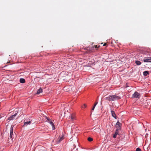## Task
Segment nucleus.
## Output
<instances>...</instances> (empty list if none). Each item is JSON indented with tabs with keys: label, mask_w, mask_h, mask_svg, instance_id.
<instances>
[{
	"label": "nucleus",
	"mask_w": 151,
	"mask_h": 151,
	"mask_svg": "<svg viewBox=\"0 0 151 151\" xmlns=\"http://www.w3.org/2000/svg\"><path fill=\"white\" fill-rule=\"evenodd\" d=\"M119 96L116 95H110L109 96L105 98L106 100L109 101H116L121 99Z\"/></svg>",
	"instance_id": "obj_1"
},
{
	"label": "nucleus",
	"mask_w": 151,
	"mask_h": 151,
	"mask_svg": "<svg viewBox=\"0 0 151 151\" xmlns=\"http://www.w3.org/2000/svg\"><path fill=\"white\" fill-rule=\"evenodd\" d=\"M120 128H117L116 129L115 132L113 136V138L115 139L116 137V136L118 135H120V134L119 133V131L120 130Z\"/></svg>",
	"instance_id": "obj_2"
},
{
	"label": "nucleus",
	"mask_w": 151,
	"mask_h": 151,
	"mask_svg": "<svg viewBox=\"0 0 151 151\" xmlns=\"http://www.w3.org/2000/svg\"><path fill=\"white\" fill-rule=\"evenodd\" d=\"M140 96V94L137 92H135L132 95V97L134 98H139Z\"/></svg>",
	"instance_id": "obj_3"
},
{
	"label": "nucleus",
	"mask_w": 151,
	"mask_h": 151,
	"mask_svg": "<svg viewBox=\"0 0 151 151\" xmlns=\"http://www.w3.org/2000/svg\"><path fill=\"white\" fill-rule=\"evenodd\" d=\"M13 126H11L10 128V137L12 139V140L13 139Z\"/></svg>",
	"instance_id": "obj_4"
},
{
	"label": "nucleus",
	"mask_w": 151,
	"mask_h": 151,
	"mask_svg": "<svg viewBox=\"0 0 151 151\" xmlns=\"http://www.w3.org/2000/svg\"><path fill=\"white\" fill-rule=\"evenodd\" d=\"M143 61L144 62H151V57H147L144 58L143 59Z\"/></svg>",
	"instance_id": "obj_5"
},
{
	"label": "nucleus",
	"mask_w": 151,
	"mask_h": 151,
	"mask_svg": "<svg viewBox=\"0 0 151 151\" xmlns=\"http://www.w3.org/2000/svg\"><path fill=\"white\" fill-rule=\"evenodd\" d=\"M17 112L15 114H14L11 116L9 117V118L8 120L10 121L14 119V118L15 117V116L17 115Z\"/></svg>",
	"instance_id": "obj_6"
},
{
	"label": "nucleus",
	"mask_w": 151,
	"mask_h": 151,
	"mask_svg": "<svg viewBox=\"0 0 151 151\" xmlns=\"http://www.w3.org/2000/svg\"><path fill=\"white\" fill-rule=\"evenodd\" d=\"M64 138L63 136H62L61 137H59L58 139H57L56 141V143L58 144L61 141L63 140V139Z\"/></svg>",
	"instance_id": "obj_7"
},
{
	"label": "nucleus",
	"mask_w": 151,
	"mask_h": 151,
	"mask_svg": "<svg viewBox=\"0 0 151 151\" xmlns=\"http://www.w3.org/2000/svg\"><path fill=\"white\" fill-rule=\"evenodd\" d=\"M111 112L112 116L115 119H116V114L115 113V112L114 111H113L112 110H111Z\"/></svg>",
	"instance_id": "obj_8"
},
{
	"label": "nucleus",
	"mask_w": 151,
	"mask_h": 151,
	"mask_svg": "<svg viewBox=\"0 0 151 151\" xmlns=\"http://www.w3.org/2000/svg\"><path fill=\"white\" fill-rule=\"evenodd\" d=\"M116 126L117 127L120 128V127L121 126V124L119 121H117L116 124Z\"/></svg>",
	"instance_id": "obj_9"
},
{
	"label": "nucleus",
	"mask_w": 151,
	"mask_h": 151,
	"mask_svg": "<svg viewBox=\"0 0 151 151\" xmlns=\"http://www.w3.org/2000/svg\"><path fill=\"white\" fill-rule=\"evenodd\" d=\"M42 92V89L41 88L38 89L37 91V94H39Z\"/></svg>",
	"instance_id": "obj_10"
},
{
	"label": "nucleus",
	"mask_w": 151,
	"mask_h": 151,
	"mask_svg": "<svg viewBox=\"0 0 151 151\" xmlns=\"http://www.w3.org/2000/svg\"><path fill=\"white\" fill-rule=\"evenodd\" d=\"M52 126V129L54 130L55 129V126L53 123V122L51 121L50 122H49Z\"/></svg>",
	"instance_id": "obj_11"
},
{
	"label": "nucleus",
	"mask_w": 151,
	"mask_h": 151,
	"mask_svg": "<svg viewBox=\"0 0 151 151\" xmlns=\"http://www.w3.org/2000/svg\"><path fill=\"white\" fill-rule=\"evenodd\" d=\"M143 74L144 76H146L149 74V73L147 71H145L143 72Z\"/></svg>",
	"instance_id": "obj_12"
},
{
	"label": "nucleus",
	"mask_w": 151,
	"mask_h": 151,
	"mask_svg": "<svg viewBox=\"0 0 151 151\" xmlns=\"http://www.w3.org/2000/svg\"><path fill=\"white\" fill-rule=\"evenodd\" d=\"M19 82L22 83H24L25 82V80L24 78H21L19 80Z\"/></svg>",
	"instance_id": "obj_13"
},
{
	"label": "nucleus",
	"mask_w": 151,
	"mask_h": 151,
	"mask_svg": "<svg viewBox=\"0 0 151 151\" xmlns=\"http://www.w3.org/2000/svg\"><path fill=\"white\" fill-rule=\"evenodd\" d=\"M31 122L30 121L26 122L24 123V126H27L28 125H29L31 123Z\"/></svg>",
	"instance_id": "obj_14"
},
{
	"label": "nucleus",
	"mask_w": 151,
	"mask_h": 151,
	"mask_svg": "<svg viewBox=\"0 0 151 151\" xmlns=\"http://www.w3.org/2000/svg\"><path fill=\"white\" fill-rule=\"evenodd\" d=\"M135 63L136 65H140L141 64V62L139 61L138 60H136Z\"/></svg>",
	"instance_id": "obj_15"
},
{
	"label": "nucleus",
	"mask_w": 151,
	"mask_h": 151,
	"mask_svg": "<svg viewBox=\"0 0 151 151\" xmlns=\"http://www.w3.org/2000/svg\"><path fill=\"white\" fill-rule=\"evenodd\" d=\"M70 118L71 120L72 121L73 120L75 119L74 116L72 114H71L70 115Z\"/></svg>",
	"instance_id": "obj_16"
},
{
	"label": "nucleus",
	"mask_w": 151,
	"mask_h": 151,
	"mask_svg": "<svg viewBox=\"0 0 151 151\" xmlns=\"http://www.w3.org/2000/svg\"><path fill=\"white\" fill-rule=\"evenodd\" d=\"M88 140L89 142H91L93 141V139L91 137H89L88 138Z\"/></svg>",
	"instance_id": "obj_17"
},
{
	"label": "nucleus",
	"mask_w": 151,
	"mask_h": 151,
	"mask_svg": "<svg viewBox=\"0 0 151 151\" xmlns=\"http://www.w3.org/2000/svg\"><path fill=\"white\" fill-rule=\"evenodd\" d=\"M136 151H141V150L139 148H137L136 149Z\"/></svg>",
	"instance_id": "obj_18"
},
{
	"label": "nucleus",
	"mask_w": 151,
	"mask_h": 151,
	"mask_svg": "<svg viewBox=\"0 0 151 151\" xmlns=\"http://www.w3.org/2000/svg\"><path fill=\"white\" fill-rule=\"evenodd\" d=\"M86 107V105L85 104H83V106H82V108H85Z\"/></svg>",
	"instance_id": "obj_19"
},
{
	"label": "nucleus",
	"mask_w": 151,
	"mask_h": 151,
	"mask_svg": "<svg viewBox=\"0 0 151 151\" xmlns=\"http://www.w3.org/2000/svg\"><path fill=\"white\" fill-rule=\"evenodd\" d=\"M47 122H49L51 121L50 119L49 118L47 117Z\"/></svg>",
	"instance_id": "obj_20"
},
{
	"label": "nucleus",
	"mask_w": 151,
	"mask_h": 151,
	"mask_svg": "<svg viewBox=\"0 0 151 151\" xmlns=\"http://www.w3.org/2000/svg\"><path fill=\"white\" fill-rule=\"evenodd\" d=\"M98 103V102H96V103H95V104H94V106H96V105Z\"/></svg>",
	"instance_id": "obj_21"
},
{
	"label": "nucleus",
	"mask_w": 151,
	"mask_h": 151,
	"mask_svg": "<svg viewBox=\"0 0 151 151\" xmlns=\"http://www.w3.org/2000/svg\"><path fill=\"white\" fill-rule=\"evenodd\" d=\"M95 107V106H93L92 109V111H93L94 110Z\"/></svg>",
	"instance_id": "obj_22"
},
{
	"label": "nucleus",
	"mask_w": 151,
	"mask_h": 151,
	"mask_svg": "<svg viewBox=\"0 0 151 151\" xmlns=\"http://www.w3.org/2000/svg\"><path fill=\"white\" fill-rule=\"evenodd\" d=\"M3 116V115L1 114H0V119Z\"/></svg>",
	"instance_id": "obj_23"
},
{
	"label": "nucleus",
	"mask_w": 151,
	"mask_h": 151,
	"mask_svg": "<svg viewBox=\"0 0 151 151\" xmlns=\"http://www.w3.org/2000/svg\"><path fill=\"white\" fill-rule=\"evenodd\" d=\"M106 45V43H104V44L103 45H104V46H105V45Z\"/></svg>",
	"instance_id": "obj_24"
},
{
	"label": "nucleus",
	"mask_w": 151,
	"mask_h": 151,
	"mask_svg": "<svg viewBox=\"0 0 151 151\" xmlns=\"http://www.w3.org/2000/svg\"><path fill=\"white\" fill-rule=\"evenodd\" d=\"M78 148L76 149V151H78Z\"/></svg>",
	"instance_id": "obj_25"
},
{
	"label": "nucleus",
	"mask_w": 151,
	"mask_h": 151,
	"mask_svg": "<svg viewBox=\"0 0 151 151\" xmlns=\"http://www.w3.org/2000/svg\"><path fill=\"white\" fill-rule=\"evenodd\" d=\"M95 48H97V45L95 46Z\"/></svg>",
	"instance_id": "obj_26"
},
{
	"label": "nucleus",
	"mask_w": 151,
	"mask_h": 151,
	"mask_svg": "<svg viewBox=\"0 0 151 151\" xmlns=\"http://www.w3.org/2000/svg\"><path fill=\"white\" fill-rule=\"evenodd\" d=\"M73 150H74V149H73Z\"/></svg>",
	"instance_id": "obj_27"
}]
</instances>
